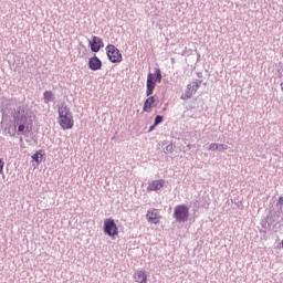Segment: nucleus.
<instances>
[{"mask_svg": "<svg viewBox=\"0 0 283 283\" xmlns=\"http://www.w3.org/2000/svg\"><path fill=\"white\" fill-rule=\"evenodd\" d=\"M57 123L61 129H72V127H74V116L72 115L70 107H67V104L62 103L57 108Z\"/></svg>", "mask_w": 283, "mask_h": 283, "instance_id": "obj_1", "label": "nucleus"}, {"mask_svg": "<svg viewBox=\"0 0 283 283\" xmlns=\"http://www.w3.org/2000/svg\"><path fill=\"white\" fill-rule=\"evenodd\" d=\"M160 81H163L160 69H156L155 73L148 74L146 81V96H151V94H154V90H156V83H160Z\"/></svg>", "mask_w": 283, "mask_h": 283, "instance_id": "obj_2", "label": "nucleus"}, {"mask_svg": "<svg viewBox=\"0 0 283 283\" xmlns=\"http://www.w3.org/2000/svg\"><path fill=\"white\" fill-rule=\"evenodd\" d=\"M105 50L111 63H120L123 61V53H120V50L116 45L108 44Z\"/></svg>", "mask_w": 283, "mask_h": 283, "instance_id": "obj_3", "label": "nucleus"}, {"mask_svg": "<svg viewBox=\"0 0 283 283\" xmlns=\"http://www.w3.org/2000/svg\"><path fill=\"white\" fill-rule=\"evenodd\" d=\"M104 232L113 240L118 237V226L114 219L108 218L104 220Z\"/></svg>", "mask_w": 283, "mask_h": 283, "instance_id": "obj_4", "label": "nucleus"}, {"mask_svg": "<svg viewBox=\"0 0 283 283\" xmlns=\"http://www.w3.org/2000/svg\"><path fill=\"white\" fill-rule=\"evenodd\" d=\"M174 218L176 222H187L189 220V207L179 205L175 208Z\"/></svg>", "mask_w": 283, "mask_h": 283, "instance_id": "obj_5", "label": "nucleus"}, {"mask_svg": "<svg viewBox=\"0 0 283 283\" xmlns=\"http://www.w3.org/2000/svg\"><path fill=\"white\" fill-rule=\"evenodd\" d=\"M146 218L150 224H159L163 217L158 212V209L150 208L146 213Z\"/></svg>", "mask_w": 283, "mask_h": 283, "instance_id": "obj_6", "label": "nucleus"}, {"mask_svg": "<svg viewBox=\"0 0 283 283\" xmlns=\"http://www.w3.org/2000/svg\"><path fill=\"white\" fill-rule=\"evenodd\" d=\"M198 87H200V84H198V82H192L188 84L185 93L181 95V99L189 101V98H191L193 94L198 92Z\"/></svg>", "mask_w": 283, "mask_h": 283, "instance_id": "obj_7", "label": "nucleus"}, {"mask_svg": "<svg viewBox=\"0 0 283 283\" xmlns=\"http://www.w3.org/2000/svg\"><path fill=\"white\" fill-rule=\"evenodd\" d=\"M92 52H101V48H104L103 40L96 35L92 38V41L88 42Z\"/></svg>", "mask_w": 283, "mask_h": 283, "instance_id": "obj_8", "label": "nucleus"}, {"mask_svg": "<svg viewBox=\"0 0 283 283\" xmlns=\"http://www.w3.org/2000/svg\"><path fill=\"white\" fill-rule=\"evenodd\" d=\"M88 67L90 70H93V72H96L103 67V62L98 56H93L88 59Z\"/></svg>", "mask_w": 283, "mask_h": 283, "instance_id": "obj_9", "label": "nucleus"}, {"mask_svg": "<svg viewBox=\"0 0 283 283\" xmlns=\"http://www.w3.org/2000/svg\"><path fill=\"white\" fill-rule=\"evenodd\" d=\"M156 107V97L155 96H149L145 102H144V107L143 112H146L147 114H150L151 109Z\"/></svg>", "mask_w": 283, "mask_h": 283, "instance_id": "obj_10", "label": "nucleus"}, {"mask_svg": "<svg viewBox=\"0 0 283 283\" xmlns=\"http://www.w3.org/2000/svg\"><path fill=\"white\" fill-rule=\"evenodd\" d=\"M165 187V180H154L148 184L147 191H158Z\"/></svg>", "mask_w": 283, "mask_h": 283, "instance_id": "obj_11", "label": "nucleus"}, {"mask_svg": "<svg viewBox=\"0 0 283 283\" xmlns=\"http://www.w3.org/2000/svg\"><path fill=\"white\" fill-rule=\"evenodd\" d=\"M133 277L137 283H147V272L145 270H137Z\"/></svg>", "mask_w": 283, "mask_h": 283, "instance_id": "obj_12", "label": "nucleus"}, {"mask_svg": "<svg viewBox=\"0 0 283 283\" xmlns=\"http://www.w3.org/2000/svg\"><path fill=\"white\" fill-rule=\"evenodd\" d=\"M32 160H34L35 163H41V160H43V154H41L40 151H36L33 156H32Z\"/></svg>", "mask_w": 283, "mask_h": 283, "instance_id": "obj_13", "label": "nucleus"}, {"mask_svg": "<svg viewBox=\"0 0 283 283\" xmlns=\"http://www.w3.org/2000/svg\"><path fill=\"white\" fill-rule=\"evenodd\" d=\"M218 149H220V144H216V143L210 144L209 146L210 151H218Z\"/></svg>", "mask_w": 283, "mask_h": 283, "instance_id": "obj_14", "label": "nucleus"}, {"mask_svg": "<svg viewBox=\"0 0 283 283\" xmlns=\"http://www.w3.org/2000/svg\"><path fill=\"white\" fill-rule=\"evenodd\" d=\"M160 123H163V115H157L155 117L154 127H156V125H160Z\"/></svg>", "mask_w": 283, "mask_h": 283, "instance_id": "obj_15", "label": "nucleus"}, {"mask_svg": "<svg viewBox=\"0 0 283 283\" xmlns=\"http://www.w3.org/2000/svg\"><path fill=\"white\" fill-rule=\"evenodd\" d=\"M43 96H44L45 101H52L53 94L51 91H46V92H44Z\"/></svg>", "mask_w": 283, "mask_h": 283, "instance_id": "obj_16", "label": "nucleus"}, {"mask_svg": "<svg viewBox=\"0 0 283 283\" xmlns=\"http://www.w3.org/2000/svg\"><path fill=\"white\" fill-rule=\"evenodd\" d=\"M3 167H6V161L0 158V174H3Z\"/></svg>", "mask_w": 283, "mask_h": 283, "instance_id": "obj_17", "label": "nucleus"}, {"mask_svg": "<svg viewBox=\"0 0 283 283\" xmlns=\"http://www.w3.org/2000/svg\"><path fill=\"white\" fill-rule=\"evenodd\" d=\"M229 149V146L224 145V144H219V151H222Z\"/></svg>", "mask_w": 283, "mask_h": 283, "instance_id": "obj_18", "label": "nucleus"}, {"mask_svg": "<svg viewBox=\"0 0 283 283\" xmlns=\"http://www.w3.org/2000/svg\"><path fill=\"white\" fill-rule=\"evenodd\" d=\"M18 132H25V125L21 124L18 126Z\"/></svg>", "mask_w": 283, "mask_h": 283, "instance_id": "obj_19", "label": "nucleus"}, {"mask_svg": "<svg viewBox=\"0 0 283 283\" xmlns=\"http://www.w3.org/2000/svg\"><path fill=\"white\" fill-rule=\"evenodd\" d=\"M167 149H174V145H168Z\"/></svg>", "mask_w": 283, "mask_h": 283, "instance_id": "obj_20", "label": "nucleus"}, {"mask_svg": "<svg viewBox=\"0 0 283 283\" xmlns=\"http://www.w3.org/2000/svg\"><path fill=\"white\" fill-rule=\"evenodd\" d=\"M151 129H154V126L150 127V132H151Z\"/></svg>", "mask_w": 283, "mask_h": 283, "instance_id": "obj_21", "label": "nucleus"}]
</instances>
